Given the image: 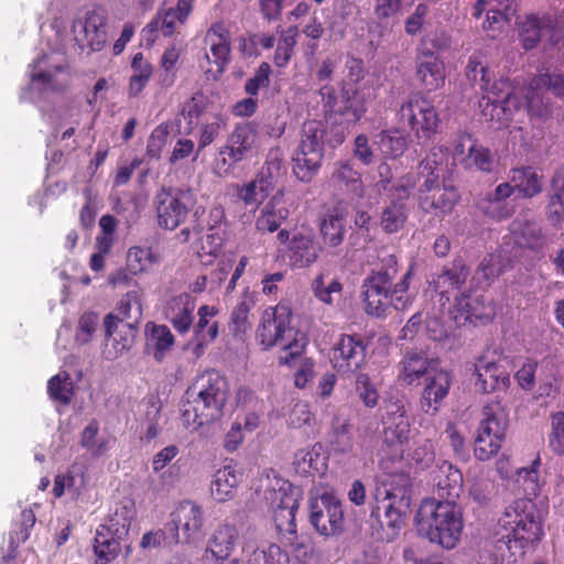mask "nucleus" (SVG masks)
<instances>
[{
    "label": "nucleus",
    "mask_w": 564,
    "mask_h": 564,
    "mask_svg": "<svg viewBox=\"0 0 564 564\" xmlns=\"http://www.w3.org/2000/svg\"><path fill=\"white\" fill-rule=\"evenodd\" d=\"M415 76L427 93L436 91L445 84V65L435 52L420 51L415 58Z\"/></svg>",
    "instance_id": "nucleus-25"
},
{
    "label": "nucleus",
    "mask_w": 564,
    "mask_h": 564,
    "mask_svg": "<svg viewBox=\"0 0 564 564\" xmlns=\"http://www.w3.org/2000/svg\"><path fill=\"white\" fill-rule=\"evenodd\" d=\"M310 523L324 536L344 531L345 513L341 500L333 492H324L310 501Z\"/></svg>",
    "instance_id": "nucleus-16"
},
{
    "label": "nucleus",
    "mask_w": 564,
    "mask_h": 564,
    "mask_svg": "<svg viewBox=\"0 0 564 564\" xmlns=\"http://www.w3.org/2000/svg\"><path fill=\"white\" fill-rule=\"evenodd\" d=\"M195 307V300L187 293L176 295L167 302L165 317L180 335L187 334L193 326Z\"/></svg>",
    "instance_id": "nucleus-32"
},
{
    "label": "nucleus",
    "mask_w": 564,
    "mask_h": 564,
    "mask_svg": "<svg viewBox=\"0 0 564 564\" xmlns=\"http://www.w3.org/2000/svg\"><path fill=\"white\" fill-rule=\"evenodd\" d=\"M413 185L406 183H398L393 185L391 191V200L383 207L380 217V226L386 234L399 232L408 220L409 208L406 200L411 195Z\"/></svg>",
    "instance_id": "nucleus-24"
},
{
    "label": "nucleus",
    "mask_w": 564,
    "mask_h": 564,
    "mask_svg": "<svg viewBox=\"0 0 564 564\" xmlns=\"http://www.w3.org/2000/svg\"><path fill=\"white\" fill-rule=\"evenodd\" d=\"M239 539V531L235 524H219L208 539L205 557L215 561H227L234 552Z\"/></svg>",
    "instance_id": "nucleus-31"
},
{
    "label": "nucleus",
    "mask_w": 564,
    "mask_h": 564,
    "mask_svg": "<svg viewBox=\"0 0 564 564\" xmlns=\"http://www.w3.org/2000/svg\"><path fill=\"white\" fill-rule=\"evenodd\" d=\"M547 443L554 454L564 455V411L551 413Z\"/></svg>",
    "instance_id": "nucleus-60"
},
{
    "label": "nucleus",
    "mask_w": 564,
    "mask_h": 564,
    "mask_svg": "<svg viewBox=\"0 0 564 564\" xmlns=\"http://www.w3.org/2000/svg\"><path fill=\"white\" fill-rule=\"evenodd\" d=\"M476 387L484 393L507 390L510 384L509 373L496 361L481 356L475 364Z\"/></svg>",
    "instance_id": "nucleus-28"
},
{
    "label": "nucleus",
    "mask_w": 564,
    "mask_h": 564,
    "mask_svg": "<svg viewBox=\"0 0 564 564\" xmlns=\"http://www.w3.org/2000/svg\"><path fill=\"white\" fill-rule=\"evenodd\" d=\"M204 42L213 55L216 74L221 75L230 62L231 36L229 29L221 21L213 23L206 31Z\"/></svg>",
    "instance_id": "nucleus-27"
},
{
    "label": "nucleus",
    "mask_w": 564,
    "mask_h": 564,
    "mask_svg": "<svg viewBox=\"0 0 564 564\" xmlns=\"http://www.w3.org/2000/svg\"><path fill=\"white\" fill-rule=\"evenodd\" d=\"M47 393L50 398L63 405L70 403L74 395V384L70 375L67 371H59L47 382Z\"/></svg>",
    "instance_id": "nucleus-52"
},
{
    "label": "nucleus",
    "mask_w": 564,
    "mask_h": 564,
    "mask_svg": "<svg viewBox=\"0 0 564 564\" xmlns=\"http://www.w3.org/2000/svg\"><path fill=\"white\" fill-rule=\"evenodd\" d=\"M477 206L486 216L498 221L509 218L513 213L508 203H501L488 196L481 197Z\"/></svg>",
    "instance_id": "nucleus-62"
},
{
    "label": "nucleus",
    "mask_w": 564,
    "mask_h": 564,
    "mask_svg": "<svg viewBox=\"0 0 564 564\" xmlns=\"http://www.w3.org/2000/svg\"><path fill=\"white\" fill-rule=\"evenodd\" d=\"M379 147L384 155L398 158L406 150V137L397 129L382 131L379 135Z\"/></svg>",
    "instance_id": "nucleus-57"
},
{
    "label": "nucleus",
    "mask_w": 564,
    "mask_h": 564,
    "mask_svg": "<svg viewBox=\"0 0 564 564\" xmlns=\"http://www.w3.org/2000/svg\"><path fill=\"white\" fill-rule=\"evenodd\" d=\"M324 137L321 122H304L300 144L292 159L293 173L299 181L310 183L318 174L324 159Z\"/></svg>",
    "instance_id": "nucleus-12"
},
{
    "label": "nucleus",
    "mask_w": 564,
    "mask_h": 564,
    "mask_svg": "<svg viewBox=\"0 0 564 564\" xmlns=\"http://www.w3.org/2000/svg\"><path fill=\"white\" fill-rule=\"evenodd\" d=\"M226 126V118L220 112L212 116V120L199 126L198 144L196 155H198L206 147L212 144L220 134L221 129Z\"/></svg>",
    "instance_id": "nucleus-56"
},
{
    "label": "nucleus",
    "mask_w": 564,
    "mask_h": 564,
    "mask_svg": "<svg viewBox=\"0 0 564 564\" xmlns=\"http://www.w3.org/2000/svg\"><path fill=\"white\" fill-rule=\"evenodd\" d=\"M131 68L133 74L129 79L128 94L129 97H137L149 83L153 67L142 53H137L132 58Z\"/></svg>",
    "instance_id": "nucleus-50"
},
{
    "label": "nucleus",
    "mask_w": 564,
    "mask_h": 564,
    "mask_svg": "<svg viewBox=\"0 0 564 564\" xmlns=\"http://www.w3.org/2000/svg\"><path fill=\"white\" fill-rule=\"evenodd\" d=\"M417 531L431 542L452 550L460 541L463 513L455 501L426 499L416 513Z\"/></svg>",
    "instance_id": "nucleus-6"
},
{
    "label": "nucleus",
    "mask_w": 564,
    "mask_h": 564,
    "mask_svg": "<svg viewBox=\"0 0 564 564\" xmlns=\"http://www.w3.org/2000/svg\"><path fill=\"white\" fill-rule=\"evenodd\" d=\"M344 221L345 217L338 208H333L321 217L318 227L325 246L336 248L341 245L346 234Z\"/></svg>",
    "instance_id": "nucleus-41"
},
{
    "label": "nucleus",
    "mask_w": 564,
    "mask_h": 564,
    "mask_svg": "<svg viewBox=\"0 0 564 564\" xmlns=\"http://www.w3.org/2000/svg\"><path fill=\"white\" fill-rule=\"evenodd\" d=\"M326 116L340 124H356L367 112L365 94L356 86L341 83L339 90L333 85L319 89Z\"/></svg>",
    "instance_id": "nucleus-9"
},
{
    "label": "nucleus",
    "mask_w": 564,
    "mask_h": 564,
    "mask_svg": "<svg viewBox=\"0 0 564 564\" xmlns=\"http://www.w3.org/2000/svg\"><path fill=\"white\" fill-rule=\"evenodd\" d=\"M155 262L158 257L150 247L133 246L128 250L127 265L133 275L147 271Z\"/></svg>",
    "instance_id": "nucleus-55"
},
{
    "label": "nucleus",
    "mask_w": 564,
    "mask_h": 564,
    "mask_svg": "<svg viewBox=\"0 0 564 564\" xmlns=\"http://www.w3.org/2000/svg\"><path fill=\"white\" fill-rule=\"evenodd\" d=\"M158 226L174 231L198 209L195 193L189 188L162 187L154 196Z\"/></svg>",
    "instance_id": "nucleus-11"
},
{
    "label": "nucleus",
    "mask_w": 564,
    "mask_h": 564,
    "mask_svg": "<svg viewBox=\"0 0 564 564\" xmlns=\"http://www.w3.org/2000/svg\"><path fill=\"white\" fill-rule=\"evenodd\" d=\"M509 182L523 198H533L543 191L542 175L530 165L512 167L509 171Z\"/></svg>",
    "instance_id": "nucleus-40"
},
{
    "label": "nucleus",
    "mask_w": 564,
    "mask_h": 564,
    "mask_svg": "<svg viewBox=\"0 0 564 564\" xmlns=\"http://www.w3.org/2000/svg\"><path fill=\"white\" fill-rule=\"evenodd\" d=\"M290 210L283 191L276 192L260 209L256 219V228L260 232H274L288 219Z\"/></svg>",
    "instance_id": "nucleus-35"
},
{
    "label": "nucleus",
    "mask_w": 564,
    "mask_h": 564,
    "mask_svg": "<svg viewBox=\"0 0 564 564\" xmlns=\"http://www.w3.org/2000/svg\"><path fill=\"white\" fill-rule=\"evenodd\" d=\"M321 451L322 446L318 444L297 451L293 463L296 473L311 476L323 474L326 469V458L322 455Z\"/></svg>",
    "instance_id": "nucleus-45"
},
{
    "label": "nucleus",
    "mask_w": 564,
    "mask_h": 564,
    "mask_svg": "<svg viewBox=\"0 0 564 564\" xmlns=\"http://www.w3.org/2000/svg\"><path fill=\"white\" fill-rule=\"evenodd\" d=\"M368 343L360 334H343L332 350L330 361L340 373L354 372L366 360Z\"/></svg>",
    "instance_id": "nucleus-21"
},
{
    "label": "nucleus",
    "mask_w": 564,
    "mask_h": 564,
    "mask_svg": "<svg viewBox=\"0 0 564 564\" xmlns=\"http://www.w3.org/2000/svg\"><path fill=\"white\" fill-rule=\"evenodd\" d=\"M76 43L90 52H100L108 42L107 17L96 10L87 11L74 20L72 25Z\"/></svg>",
    "instance_id": "nucleus-19"
},
{
    "label": "nucleus",
    "mask_w": 564,
    "mask_h": 564,
    "mask_svg": "<svg viewBox=\"0 0 564 564\" xmlns=\"http://www.w3.org/2000/svg\"><path fill=\"white\" fill-rule=\"evenodd\" d=\"M460 164L465 169H476L484 173H491L495 167V156L490 149L477 141L470 144L468 153L460 159Z\"/></svg>",
    "instance_id": "nucleus-49"
},
{
    "label": "nucleus",
    "mask_w": 564,
    "mask_h": 564,
    "mask_svg": "<svg viewBox=\"0 0 564 564\" xmlns=\"http://www.w3.org/2000/svg\"><path fill=\"white\" fill-rule=\"evenodd\" d=\"M313 291L321 302L332 305L341 297L343 285L338 280H333L326 284L324 275L319 274L313 282Z\"/></svg>",
    "instance_id": "nucleus-61"
},
{
    "label": "nucleus",
    "mask_w": 564,
    "mask_h": 564,
    "mask_svg": "<svg viewBox=\"0 0 564 564\" xmlns=\"http://www.w3.org/2000/svg\"><path fill=\"white\" fill-rule=\"evenodd\" d=\"M467 77L486 94L479 106L487 121L507 124L513 113L520 108V100L514 95L508 78H499L491 83L490 72L484 56L475 53L469 57Z\"/></svg>",
    "instance_id": "nucleus-3"
},
{
    "label": "nucleus",
    "mask_w": 564,
    "mask_h": 564,
    "mask_svg": "<svg viewBox=\"0 0 564 564\" xmlns=\"http://www.w3.org/2000/svg\"><path fill=\"white\" fill-rule=\"evenodd\" d=\"M279 39L273 54V64L279 68H284L290 63L294 48L297 43L299 29L291 25L284 30L278 31Z\"/></svg>",
    "instance_id": "nucleus-47"
},
{
    "label": "nucleus",
    "mask_w": 564,
    "mask_h": 564,
    "mask_svg": "<svg viewBox=\"0 0 564 564\" xmlns=\"http://www.w3.org/2000/svg\"><path fill=\"white\" fill-rule=\"evenodd\" d=\"M239 478L240 474L230 465L218 469L210 485L213 497L220 502L231 499L236 494Z\"/></svg>",
    "instance_id": "nucleus-43"
},
{
    "label": "nucleus",
    "mask_w": 564,
    "mask_h": 564,
    "mask_svg": "<svg viewBox=\"0 0 564 564\" xmlns=\"http://www.w3.org/2000/svg\"><path fill=\"white\" fill-rule=\"evenodd\" d=\"M546 217L556 225L564 220V170H556L550 181Z\"/></svg>",
    "instance_id": "nucleus-44"
},
{
    "label": "nucleus",
    "mask_w": 564,
    "mask_h": 564,
    "mask_svg": "<svg viewBox=\"0 0 564 564\" xmlns=\"http://www.w3.org/2000/svg\"><path fill=\"white\" fill-rule=\"evenodd\" d=\"M381 423L383 444L388 448H394L395 453H402L403 445L408 443L411 433V424L403 402L388 403Z\"/></svg>",
    "instance_id": "nucleus-20"
},
{
    "label": "nucleus",
    "mask_w": 564,
    "mask_h": 564,
    "mask_svg": "<svg viewBox=\"0 0 564 564\" xmlns=\"http://www.w3.org/2000/svg\"><path fill=\"white\" fill-rule=\"evenodd\" d=\"M514 243L532 251L542 250L546 243L542 227L534 220L516 219L511 225Z\"/></svg>",
    "instance_id": "nucleus-39"
},
{
    "label": "nucleus",
    "mask_w": 564,
    "mask_h": 564,
    "mask_svg": "<svg viewBox=\"0 0 564 564\" xmlns=\"http://www.w3.org/2000/svg\"><path fill=\"white\" fill-rule=\"evenodd\" d=\"M219 313L218 307L214 305L204 304L198 307L197 316L198 321L193 325V338L194 354L199 356L203 354L204 348L213 343L218 336V322L212 319Z\"/></svg>",
    "instance_id": "nucleus-29"
},
{
    "label": "nucleus",
    "mask_w": 564,
    "mask_h": 564,
    "mask_svg": "<svg viewBox=\"0 0 564 564\" xmlns=\"http://www.w3.org/2000/svg\"><path fill=\"white\" fill-rule=\"evenodd\" d=\"M470 275V268L462 257H455L452 262L442 267L433 276L431 285L440 295L442 305L448 303L452 296L459 295Z\"/></svg>",
    "instance_id": "nucleus-22"
},
{
    "label": "nucleus",
    "mask_w": 564,
    "mask_h": 564,
    "mask_svg": "<svg viewBox=\"0 0 564 564\" xmlns=\"http://www.w3.org/2000/svg\"><path fill=\"white\" fill-rule=\"evenodd\" d=\"M451 315L458 326L467 323L475 326L486 325L495 318L496 307L494 302L484 295H474L467 291L455 296Z\"/></svg>",
    "instance_id": "nucleus-18"
},
{
    "label": "nucleus",
    "mask_w": 564,
    "mask_h": 564,
    "mask_svg": "<svg viewBox=\"0 0 564 564\" xmlns=\"http://www.w3.org/2000/svg\"><path fill=\"white\" fill-rule=\"evenodd\" d=\"M209 105L210 100L208 97L202 91H196L191 98L184 101L181 115L189 124H193L207 112Z\"/></svg>",
    "instance_id": "nucleus-58"
},
{
    "label": "nucleus",
    "mask_w": 564,
    "mask_h": 564,
    "mask_svg": "<svg viewBox=\"0 0 564 564\" xmlns=\"http://www.w3.org/2000/svg\"><path fill=\"white\" fill-rule=\"evenodd\" d=\"M398 271L397 256L388 254L380 259V268L372 270L364 280L362 295L367 314L383 317L391 307L405 311L412 305L413 297L409 294V288L413 265L393 284Z\"/></svg>",
    "instance_id": "nucleus-1"
},
{
    "label": "nucleus",
    "mask_w": 564,
    "mask_h": 564,
    "mask_svg": "<svg viewBox=\"0 0 564 564\" xmlns=\"http://www.w3.org/2000/svg\"><path fill=\"white\" fill-rule=\"evenodd\" d=\"M181 421L191 432L219 420L229 397L227 378L215 369L198 375L186 390Z\"/></svg>",
    "instance_id": "nucleus-2"
},
{
    "label": "nucleus",
    "mask_w": 564,
    "mask_h": 564,
    "mask_svg": "<svg viewBox=\"0 0 564 564\" xmlns=\"http://www.w3.org/2000/svg\"><path fill=\"white\" fill-rule=\"evenodd\" d=\"M247 564H290V557L280 545L270 543L253 550L247 558Z\"/></svg>",
    "instance_id": "nucleus-54"
},
{
    "label": "nucleus",
    "mask_w": 564,
    "mask_h": 564,
    "mask_svg": "<svg viewBox=\"0 0 564 564\" xmlns=\"http://www.w3.org/2000/svg\"><path fill=\"white\" fill-rule=\"evenodd\" d=\"M375 506L371 516L380 517L383 512L384 523L397 533L404 523L410 507V496L406 484L394 486L392 479L382 481L373 492Z\"/></svg>",
    "instance_id": "nucleus-14"
},
{
    "label": "nucleus",
    "mask_w": 564,
    "mask_h": 564,
    "mask_svg": "<svg viewBox=\"0 0 564 564\" xmlns=\"http://www.w3.org/2000/svg\"><path fill=\"white\" fill-rule=\"evenodd\" d=\"M204 524L203 511L193 501H183L171 514L166 529L171 530V543H194L202 536Z\"/></svg>",
    "instance_id": "nucleus-17"
},
{
    "label": "nucleus",
    "mask_w": 564,
    "mask_h": 564,
    "mask_svg": "<svg viewBox=\"0 0 564 564\" xmlns=\"http://www.w3.org/2000/svg\"><path fill=\"white\" fill-rule=\"evenodd\" d=\"M194 8V0H177L175 7L160 10L156 17L143 30L148 36L155 35L158 31L169 37L172 36L178 25H183Z\"/></svg>",
    "instance_id": "nucleus-26"
},
{
    "label": "nucleus",
    "mask_w": 564,
    "mask_h": 564,
    "mask_svg": "<svg viewBox=\"0 0 564 564\" xmlns=\"http://www.w3.org/2000/svg\"><path fill=\"white\" fill-rule=\"evenodd\" d=\"M321 248L310 235L294 234L285 249V256L292 268H307L313 264L319 254Z\"/></svg>",
    "instance_id": "nucleus-34"
},
{
    "label": "nucleus",
    "mask_w": 564,
    "mask_h": 564,
    "mask_svg": "<svg viewBox=\"0 0 564 564\" xmlns=\"http://www.w3.org/2000/svg\"><path fill=\"white\" fill-rule=\"evenodd\" d=\"M435 491L440 501H455L463 491V474L448 462H443L433 471Z\"/></svg>",
    "instance_id": "nucleus-33"
},
{
    "label": "nucleus",
    "mask_w": 564,
    "mask_h": 564,
    "mask_svg": "<svg viewBox=\"0 0 564 564\" xmlns=\"http://www.w3.org/2000/svg\"><path fill=\"white\" fill-rule=\"evenodd\" d=\"M544 93L542 87H534L532 78L524 91L525 108L530 117L545 119L550 115V102L544 98Z\"/></svg>",
    "instance_id": "nucleus-53"
},
{
    "label": "nucleus",
    "mask_w": 564,
    "mask_h": 564,
    "mask_svg": "<svg viewBox=\"0 0 564 564\" xmlns=\"http://www.w3.org/2000/svg\"><path fill=\"white\" fill-rule=\"evenodd\" d=\"M276 39L270 33H253L240 42V51L248 56L257 55V47L270 50L274 46Z\"/></svg>",
    "instance_id": "nucleus-63"
},
{
    "label": "nucleus",
    "mask_w": 564,
    "mask_h": 564,
    "mask_svg": "<svg viewBox=\"0 0 564 564\" xmlns=\"http://www.w3.org/2000/svg\"><path fill=\"white\" fill-rule=\"evenodd\" d=\"M145 354L152 355L158 362H162L165 359L166 354L175 344L174 335L170 328L153 322H149L145 325Z\"/></svg>",
    "instance_id": "nucleus-38"
},
{
    "label": "nucleus",
    "mask_w": 564,
    "mask_h": 564,
    "mask_svg": "<svg viewBox=\"0 0 564 564\" xmlns=\"http://www.w3.org/2000/svg\"><path fill=\"white\" fill-rule=\"evenodd\" d=\"M254 304L253 295L246 292L232 308L229 328L235 336L243 335L250 328L249 314Z\"/></svg>",
    "instance_id": "nucleus-51"
},
{
    "label": "nucleus",
    "mask_w": 564,
    "mask_h": 564,
    "mask_svg": "<svg viewBox=\"0 0 564 564\" xmlns=\"http://www.w3.org/2000/svg\"><path fill=\"white\" fill-rule=\"evenodd\" d=\"M451 376L447 371L436 370L427 377L421 400V408L427 414H434L438 410L442 400L448 394Z\"/></svg>",
    "instance_id": "nucleus-37"
},
{
    "label": "nucleus",
    "mask_w": 564,
    "mask_h": 564,
    "mask_svg": "<svg viewBox=\"0 0 564 564\" xmlns=\"http://www.w3.org/2000/svg\"><path fill=\"white\" fill-rule=\"evenodd\" d=\"M481 415L474 454L478 460L485 462L501 448L509 424V411L503 402L496 398L485 403Z\"/></svg>",
    "instance_id": "nucleus-8"
},
{
    "label": "nucleus",
    "mask_w": 564,
    "mask_h": 564,
    "mask_svg": "<svg viewBox=\"0 0 564 564\" xmlns=\"http://www.w3.org/2000/svg\"><path fill=\"white\" fill-rule=\"evenodd\" d=\"M459 199L456 188L436 178L424 180L419 189V203L426 213L448 214Z\"/></svg>",
    "instance_id": "nucleus-23"
},
{
    "label": "nucleus",
    "mask_w": 564,
    "mask_h": 564,
    "mask_svg": "<svg viewBox=\"0 0 564 564\" xmlns=\"http://www.w3.org/2000/svg\"><path fill=\"white\" fill-rule=\"evenodd\" d=\"M400 122L406 126L417 141L431 140L441 130L440 111L423 93H414L402 101L399 109Z\"/></svg>",
    "instance_id": "nucleus-13"
},
{
    "label": "nucleus",
    "mask_w": 564,
    "mask_h": 564,
    "mask_svg": "<svg viewBox=\"0 0 564 564\" xmlns=\"http://www.w3.org/2000/svg\"><path fill=\"white\" fill-rule=\"evenodd\" d=\"M258 137L254 122L242 121L235 124L225 144L219 149L220 160L217 161L219 173L228 174L238 163L246 160L252 152Z\"/></svg>",
    "instance_id": "nucleus-15"
},
{
    "label": "nucleus",
    "mask_w": 564,
    "mask_h": 564,
    "mask_svg": "<svg viewBox=\"0 0 564 564\" xmlns=\"http://www.w3.org/2000/svg\"><path fill=\"white\" fill-rule=\"evenodd\" d=\"M142 318L141 291L139 289L127 292L118 302L113 313L104 318V328L110 334L118 322L140 324Z\"/></svg>",
    "instance_id": "nucleus-30"
},
{
    "label": "nucleus",
    "mask_w": 564,
    "mask_h": 564,
    "mask_svg": "<svg viewBox=\"0 0 564 564\" xmlns=\"http://www.w3.org/2000/svg\"><path fill=\"white\" fill-rule=\"evenodd\" d=\"M293 314L288 304L279 303L265 308L257 328V340L264 349L281 347L280 365L291 366L302 356L306 346L304 334L291 326Z\"/></svg>",
    "instance_id": "nucleus-4"
},
{
    "label": "nucleus",
    "mask_w": 564,
    "mask_h": 564,
    "mask_svg": "<svg viewBox=\"0 0 564 564\" xmlns=\"http://www.w3.org/2000/svg\"><path fill=\"white\" fill-rule=\"evenodd\" d=\"M434 371L432 360L423 351H408L400 361L398 379L404 384L417 386L422 378L426 381Z\"/></svg>",
    "instance_id": "nucleus-36"
},
{
    "label": "nucleus",
    "mask_w": 564,
    "mask_h": 564,
    "mask_svg": "<svg viewBox=\"0 0 564 564\" xmlns=\"http://www.w3.org/2000/svg\"><path fill=\"white\" fill-rule=\"evenodd\" d=\"M223 243V231H206L199 238V246L197 248V254L202 262L208 263L212 261V258H216L221 252Z\"/></svg>",
    "instance_id": "nucleus-59"
},
{
    "label": "nucleus",
    "mask_w": 564,
    "mask_h": 564,
    "mask_svg": "<svg viewBox=\"0 0 564 564\" xmlns=\"http://www.w3.org/2000/svg\"><path fill=\"white\" fill-rule=\"evenodd\" d=\"M549 26L544 19L529 14L519 24V41L525 51L533 50L542 39L543 31Z\"/></svg>",
    "instance_id": "nucleus-48"
},
{
    "label": "nucleus",
    "mask_w": 564,
    "mask_h": 564,
    "mask_svg": "<svg viewBox=\"0 0 564 564\" xmlns=\"http://www.w3.org/2000/svg\"><path fill=\"white\" fill-rule=\"evenodd\" d=\"M139 332V324L131 322H118L116 321V327L108 334L105 330V336L110 339L112 338V346L115 349L113 358L129 351L134 345L137 335Z\"/></svg>",
    "instance_id": "nucleus-46"
},
{
    "label": "nucleus",
    "mask_w": 564,
    "mask_h": 564,
    "mask_svg": "<svg viewBox=\"0 0 564 564\" xmlns=\"http://www.w3.org/2000/svg\"><path fill=\"white\" fill-rule=\"evenodd\" d=\"M497 535L513 555H523L529 546L540 542L543 529L534 502L520 498L508 505L498 520Z\"/></svg>",
    "instance_id": "nucleus-5"
},
{
    "label": "nucleus",
    "mask_w": 564,
    "mask_h": 564,
    "mask_svg": "<svg viewBox=\"0 0 564 564\" xmlns=\"http://www.w3.org/2000/svg\"><path fill=\"white\" fill-rule=\"evenodd\" d=\"M264 500L273 514L275 529L281 540L292 552L306 555L307 545L300 541L295 516L300 506L299 492L288 480L274 479L264 491Z\"/></svg>",
    "instance_id": "nucleus-7"
},
{
    "label": "nucleus",
    "mask_w": 564,
    "mask_h": 564,
    "mask_svg": "<svg viewBox=\"0 0 564 564\" xmlns=\"http://www.w3.org/2000/svg\"><path fill=\"white\" fill-rule=\"evenodd\" d=\"M135 510L133 503L116 509L105 524L98 527L94 539L95 564H110L121 552V542L128 535Z\"/></svg>",
    "instance_id": "nucleus-10"
},
{
    "label": "nucleus",
    "mask_w": 564,
    "mask_h": 564,
    "mask_svg": "<svg viewBox=\"0 0 564 564\" xmlns=\"http://www.w3.org/2000/svg\"><path fill=\"white\" fill-rule=\"evenodd\" d=\"M534 87H542L551 91L555 97H564V75L556 73H541L533 77Z\"/></svg>",
    "instance_id": "nucleus-64"
},
{
    "label": "nucleus",
    "mask_w": 564,
    "mask_h": 564,
    "mask_svg": "<svg viewBox=\"0 0 564 564\" xmlns=\"http://www.w3.org/2000/svg\"><path fill=\"white\" fill-rule=\"evenodd\" d=\"M330 181L340 191H345L357 197L364 196L365 191L361 175L348 161H339L335 163Z\"/></svg>",
    "instance_id": "nucleus-42"
}]
</instances>
